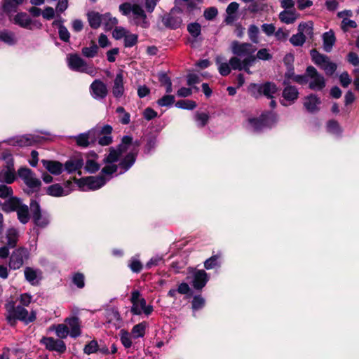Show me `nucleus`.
I'll return each instance as SVG.
<instances>
[{"instance_id":"nucleus-1","label":"nucleus","mask_w":359,"mask_h":359,"mask_svg":"<svg viewBox=\"0 0 359 359\" xmlns=\"http://www.w3.org/2000/svg\"><path fill=\"white\" fill-rule=\"evenodd\" d=\"M139 145L138 142H134L131 137L124 136L116 149H109V154L103 160L104 166L101 170V175L80 180L74 178L75 183L84 191L100 189L111 179L114 173L119 170V173L122 174L134 164Z\"/></svg>"},{"instance_id":"nucleus-2","label":"nucleus","mask_w":359,"mask_h":359,"mask_svg":"<svg viewBox=\"0 0 359 359\" xmlns=\"http://www.w3.org/2000/svg\"><path fill=\"white\" fill-rule=\"evenodd\" d=\"M118 8L122 15L128 18L130 22L142 28L149 27V22L146 12L138 1L123 3Z\"/></svg>"},{"instance_id":"nucleus-3","label":"nucleus","mask_w":359,"mask_h":359,"mask_svg":"<svg viewBox=\"0 0 359 359\" xmlns=\"http://www.w3.org/2000/svg\"><path fill=\"white\" fill-rule=\"evenodd\" d=\"M5 309L6 319L11 325H14L18 320L25 323H29L36 319L34 311H32L29 313L28 311L24 307L21 306H16L13 301L7 302Z\"/></svg>"},{"instance_id":"nucleus-4","label":"nucleus","mask_w":359,"mask_h":359,"mask_svg":"<svg viewBox=\"0 0 359 359\" xmlns=\"http://www.w3.org/2000/svg\"><path fill=\"white\" fill-rule=\"evenodd\" d=\"M293 81L301 85L309 83V88L313 90H320L325 86L324 77L312 66L306 68L305 74L294 76Z\"/></svg>"},{"instance_id":"nucleus-5","label":"nucleus","mask_w":359,"mask_h":359,"mask_svg":"<svg viewBox=\"0 0 359 359\" xmlns=\"http://www.w3.org/2000/svg\"><path fill=\"white\" fill-rule=\"evenodd\" d=\"M67 60L69 67L74 71L86 73L91 76H95L97 74L96 68L93 65H88L77 54H69Z\"/></svg>"},{"instance_id":"nucleus-6","label":"nucleus","mask_w":359,"mask_h":359,"mask_svg":"<svg viewBox=\"0 0 359 359\" xmlns=\"http://www.w3.org/2000/svg\"><path fill=\"white\" fill-rule=\"evenodd\" d=\"M130 302L132 303L130 312L133 315H140L144 313L145 315L149 316L153 312L152 306H147L146 300L141 297V294L138 290H133L131 292Z\"/></svg>"},{"instance_id":"nucleus-7","label":"nucleus","mask_w":359,"mask_h":359,"mask_svg":"<svg viewBox=\"0 0 359 359\" xmlns=\"http://www.w3.org/2000/svg\"><path fill=\"white\" fill-rule=\"evenodd\" d=\"M18 175L29 189L28 193H34L39 191L41 182L30 169L21 168L18 170Z\"/></svg>"},{"instance_id":"nucleus-8","label":"nucleus","mask_w":359,"mask_h":359,"mask_svg":"<svg viewBox=\"0 0 359 359\" xmlns=\"http://www.w3.org/2000/svg\"><path fill=\"white\" fill-rule=\"evenodd\" d=\"M231 50L234 55L239 57H256L254 53L257 48L250 43H242L238 41H233L231 43Z\"/></svg>"},{"instance_id":"nucleus-9","label":"nucleus","mask_w":359,"mask_h":359,"mask_svg":"<svg viewBox=\"0 0 359 359\" xmlns=\"http://www.w3.org/2000/svg\"><path fill=\"white\" fill-rule=\"evenodd\" d=\"M29 251L27 248L23 247L16 248L9 258V268L13 270L20 269L25 262L29 259Z\"/></svg>"},{"instance_id":"nucleus-10","label":"nucleus","mask_w":359,"mask_h":359,"mask_svg":"<svg viewBox=\"0 0 359 359\" xmlns=\"http://www.w3.org/2000/svg\"><path fill=\"white\" fill-rule=\"evenodd\" d=\"M13 22L22 28L31 30L41 27L40 22L33 20L27 13L23 12L18 13L14 16Z\"/></svg>"},{"instance_id":"nucleus-11","label":"nucleus","mask_w":359,"mask_h":359,"mask_svg":"<svg viewBox=\"0 0 359 359\" xmlns=\"http://www.w3.org/2000/svg\"><path fill=\"white\" fill-rule=\"evenodd\" d=\"M187 279L196 290H201L208 281V276L204 270L193 269L189 273Z\"/></svg>"},{"instance_id":"nucleus-12","label":"nucleus","mask_w":359,"mask_h":359,"mask_svg":"<svg viewBox=\"0 0 359 359\" xmlns=\"http://www.w3.org/2000/svg\"><path fill=\"white\" fill-rule=\"evenodd\" d=\"M40 342L45 346L46 349L50 351L63 353L67 349L65 343L62 340L56 339L53 337H43L41 338Z\"/></svg>"},{"instance_id":"nucleus-13","label":"nucleus","mask_w":359,"mask_h":359,"mask_svg":"<svg viewBox=\"0 0 359 359\" xmlns=\"http://www.w3.org/2000/svg\"><path fill=\"white\" fill-rule=\"evenodd\" d=\"M30 209L34 224L41 228L46 227L48 224L49 220L46 216L41 214L39 203L36 201H32L30 203Z\"/></svg>"},{"instance_id":"nucleus-14","label":"nucleus","mask_w":359,"mask_h":359,"mask_svg":"<svg viewBox=\"0 0 359 359\" xmlns=\"http://www.w3.org/2000/svg\"><path fill=\"white\" fill-rule=\"evenodd\" d=\"M97 133L96 130L92 129L86 133H81L74 137L77 146L81 147H88L90 144L96 142Z\"/></svg>"},{"instance_id":"nucleus-15","label":"nucleus","mask_w":359,"mask_h":359,"mask_svg":"<svg viewBox=\"0 0 359 359\" xmlns=\"http://www.w3.org/2000/svg\"><path fill=\"white\" fill-rule=\"evenodd\" d=\"M92 97L96 100H103L108 94L107 85L100 79H95L90 86Z\"/></svg>"},{"instance_id":"nucleus-16","label":"nucleus","mask_w":359,"mask_h":359,"mask_svg":"<svg viewBox=\"0 0 359 359\" xmlns=\"http://www.w3.org/2000/svg\"><path fill=\"white\" fill-rule=\"evenodd\" d=\"M72 182L68 180L62 187L59 184H55L47 188V194L55 197H60L68 195L72 191Z\"/></svg>"},{"instance_id":"nucleus-17","label":"nucleus","mask_w":359,"mask_h":359,"mask_svg":"<svg viewBox=\"0 0 359 359\" xmlns=\"http://www.w3.org/2000/svg\"><path fill=\"white\" fill-rule=\"evenodd\" d=\"M162 22L166 27L175 29L180 27L182 20L177 15L176 10H172L162 17Z\"/></svg>"},{"instance_id":"nucleus-18","label":"nucleus","mask_w":359,"mask_h":359,"mask_svg":"<svg viewBox=\"0 0 359 359\" xmlns=\"http://www.w3.org/2000/svg\"><path fill=\"white\" fill-rule=\"evenodd\" d=\"M123 79V72L121 70L115 76L111 89L112 94L116 99H119L124 94L125 88Z\"/></svg>"},{"instance_id":"nucleus-19","label":"nucleus","mask_w":359,"mask_h":359,"mask_svg":"<svg viewBox=\"0 0 359 359\" xmlns=\"http://www.w3.org/2000/svg\"><path fill=\"white\" fill-rule=\"evenodd\" d=\"M299 92L294 86H288L283 91V100L280 102L283 105L287 106L293 103L298 97Z\"/></svg>"},{"instance_id":"nucleus-20","label":"nucleus","mask_w":359,"mask_h":359,"mask_svg":"<svg viewBox=\"0 0 359 359\" xmlns=\"http://www.w3.org/2000/svg\"><path fill=\"white\" fill-rule=\"evenodd\" d=\"M25 278L32 285L39 284L41 279V271L32 267L27 266L24 270Z\"/></svg>"},{"instance_id":"nucleus-21","label":"nucleus","mask_w":359,"mask_h":359,"mask_svg":"<svg viewBox=\"0 0 359 359\" xmlns=\"http://www.w3.org/2000/svg\"><path fill=\"white\" fill-rule=\"evenodd\" d=\"M65 323L68 325V327L70 328L69 335L76 338L81 335V321L77 317H71L65 319Z\"/></svg>"},{"instance_id":"nucleus-22","label":"nucleus","mask_w":359,"mask_h":359,"mask_svg":"<svg viewBox=\"0 0 359 359\" xmlns=\"http://www.w3.org/2000/svg\"><path fill=\"white\" fill-rule=\"evenodd\" d=\"M16 178L15 169L12 165H8L0 171V182L12 184Z\"/></svg>"},{"instance_id":"nucleus-23","label":"nucleus","mask_w":359,"mask_h":359,"mask_svg":"<svg viewBox=\"0 0 359 359\" xmlns=\"http://www.w3.org/2000/svg\"><path fill=\"white\" fill-rule=\"evenodd\" d=\"M280 20L287 25L294 23L299 17L296 10H283L279 13Z\"/></svg>"},{"instance_id":"nucleus-24","label":"nucleus","mask_w":359,"mask_h":359,"mask_svg":"<svg viewBox=\"0 0 359 359\" xmlns=\"http://www.w3.org/2000/svg\"><path fill=\"white\" fill-rule=\"evenodd\" d=\"M41 163L43 167L53 175H58L63 170V165L58 161L42 160Z\"/></svg>"},{"instance_id":"nucleus-25","label":"nucleus","mask_w":359,"mask_h":359,"mask_svg":"<svg viewBox=\"0 0 359 359\" xmlns=\"http://www.w3.org/2000/svg\"><path fill=\"white\" fill-rule=\"evenodd\" d=\"M320 104V100L316 95H311L305 98L304 105L306 110L313 113L319 110L318 105Z\"/></svg>"},{"instance_id":"nucleus-26","label":"nucleus","mask_w":359,"mask_h":359,"mask_svg":"<svg viewBox=\"0 0 359 359\" xmlns=\"http://www.w3.org/2000/svg\"><path fill=\"white\" fill-rule=\"evenodd\" d=\"M19 231L14 227L8 228L6 231V245L9 248H15L19 240Z\"/></svg>"},{"instance_id":"nucleus-27","label":"nucleus","mask_w":359,"mask_h":359,"mask_svg":"<svg viewBox=\"0 0 359 359\" xmlns=\"http://www.w3.org/2000/svg\"><path fill=\"white\" fill-rule=\"evenodd\" d=\"M259 93L263 94L269 98H273V95L277 93L278 88L276 84L271 82H266L258 87Z\"/></svg>"},{"instance_id":"nucleus-28","label":"nucleus","mask_w":359,"mask_h":359,"mask_svg":"<svg viewBox=\"0 0 359 359\" xmlns=\"http://www.w3.org/2000/svg\"><path fill=\"white\" fill-rule=\"evenodd\" d=\"M83 165V159L80 157H75L66 161L65 168L68 172L71 173L81 169Z\"/></svg>"},{"instance_id":"nucleus-29","label":"nucleus","mask_w":359,"mask_h":359,"mask_svg":"<svg viewBox=\"0 0 359 359\" xmlns=\"http://www.w3.org/2000/svg\"><path fill=\"white\" fill-rule=\"evenodd\" d=\"M97 158L98 156L95 153H93L88 156L85 165V169L86 171L90 173H95L99 170L100 166L97 162Z\"/></svg>"},{"instance_id":"nucleus-30","label":"nucleus","mask_w":359,"mask_h":359,"mask_svg":"<svg viewBox=\"0 0 359 359\" xmlns=\"http://www.w3.org/2000/svg\"><path fill=\"white\" fill-rule=\"evenodd\" d=\"M87 17L89 25L93 29H97L102 25L103 14L95 11H90L88 13Z\"/></svg>"},{"instance_id":"nucleus-31","label":"nucleus","mask_w":359,"mask_h":359,"mask_svg":"<svg viewBox=\"0 0 359 359\" xmlns=\"http://www.w3.org/2000/svg\"><path fill=\"white\" fill-rule=\"evenodd\" d=\"M20 200L16 197H9L3 205V210L6 212L15 211L22 205Z\"/></svg>"},{"instance_id":"nucleus-32","label":"nucleus","mask_w":359,"mask_h":359,"mask_svg":"<svg viewBox=\"0 0 359 359\" xmlns=\"http://www.w3.org/2000/svg\"><path fill=\"white\" fill-rule=\"evenodd\" d=\"M18 219L22 224H27L29 219V208L27 205L22 204L17 210Z\"/></svg>"},{"instance_id":"nucleus-33","label":"nucleus","mask_w":359,"mask_h":359,"mask_svg":"<svg viewBox=\"0 0 359 359\" xmlns=\"http://www.w3.org/2000/svg\"><path fill=\"white\" fill-rule=\"evenodd\" d=\"M334 42L335 36L332 31H329L323 34V48L325 51H330Z\"/></svg>"},{"instance_id":"nucleus-34","label":"nucleus","mask_w":359,"mask_h":359,"mask_svg":"<svg viewBox=\"0 0 359 359\" xmlns=\"http://www.w3.org/2000/svg\"><path fill=\"white\" fill-rule=\"evenodd\" d=\"M50 330H55V334L60 339H65L69 334V327L65 324H58L50 327Z\"/></svg>"},{"instance_id":"nucleus-35","label":"nucleus","mask_w":359,"mask_h":359,"mask_svg":"<svg viewBox=\"0 0 359 359\" xmlns=\"http://www.w3.org/2000/svg\"><path fill=\"white\" fill-rule=\"evenodd\" d=\"M222 255L218 253L215 255H212L204 262V267L207 270L212 269L220 266V258Z\"/></svg>"},{"instance_id":"nucleus-36","label":"nucleus","mask_w":359,"mask_h":359,"mask_svg":"<svg viewBox=\"0 0 359 359\" xmlns=\"http://www.w3.org/2000/svg\"><path fill=\"white\" fill-rule=\"evenodd\" d=\"M118 23V20L112 17L111 15L109 13H107L103 14V20L102 21V25H104V29L106 30H111Z\"/></svg>"},{"instance_id":"nucleus-37","label":"nucleus","mask_w":359,"mask_h":359,"mask_svg":"<svg viewBox=\"0 0 359 359\" xmlns=\"http://www.w3.org/2000/svg\"><path fill=\"white\" fill-rule=\"evenodd\" d=\"M147 326V323L142 322L139 324L135 325L132 330H131V335L133 338H139V337H143L145 334V330Z\"/></svg>"},{"instance_id":"nucleus-38","label":"nucleus","mask_w":359,"mask_h":359,"mask_svg":"<svg viewBox=\"0 0 359 359\" xmlns=\"http://www.w3.org/2000/svg\"><path fill=\"white\" fill-rule=\"evenodd\" d=\"M97 50L98 46L93 42L90 46L83 47L81 52L83 56L90 58L94 57L97 55Z\"/></svg>"},{"instance_id":"nucleus-39","label":"nucleus","mask_w":359,"mask_h":359,"mask_svg":"<svg viewBox=\"0 0 359 359\" xmlns=\"http://www.w3.org/2000/svg\"><path fill=\"white\" fill-rule=\"evenodd\" d=\"M239 4L237 2H231L226 8V12L228 14V17L226 18L227 23H231L233 20L234 17L232 15L238 11Z\"/></svg>"},{"instance_id":"nucleus-40","label":"nucleus","mask_w":359,"mask_h":359,"mask_svg":"<svg viewBox=\"0 0 359 359\" xmlns=\"http://www.w3.org/2000/svg\"><path fill=\"white\" fill-rule=\"evenodd\" d=\"M116 112L119 114V121L123 125H127L130 121V115L126 112L123 107H118L116 109Z\"/></svg>"},{"instance_id":"nucleus-41","label":"nucleus","mask_w":359,"mask_h":359,"mask_svg":"<svg viewBox=\"0 0 359 359\" xmlns=\"http://www.w3.org/2000/svg\"><path fill=\"white\" fill-rule=\"evenodd\" d=\"M0 40L9 45H13L16 42L15 34L8 31H3L0 33Z\"/></svg>"},{"instance_id":"nucleus-42","label":"nucleus","mask_w":359,"mask_h":359,"mask_svg":"<svg viewBox=\"0 0 359 359\" xmlns=\"http://www.w3.org/2000/svg\"><path fill=\"white\" fill-rule=\"evenodd\" d=\"M298 31L304 36H311L313 34V22L309 21L300 23L298 27Z\"/></svg>"},{"instance_id":"nucleus-43","label":"nucleus","mask_w":359,"mask_h":359,"mask_svg":"<svg viewBox=\"0 0 359 359\" xmlns=\"http://www.w3.org/2000/svg\"><path fill=\"white\" fill-rule=\"evenodd\" d=\"M137 39H138L137 34H130V33L127 32L124 36L125 47L130 48V47L134 46L137 43Z\"/></svg>"},{"instance_id":"nucleus-44","label":"nucleus","mask_w":359,"mask_h":359,"mask_svg":"<svg viewBox=\"0 0 359 359\" xmlns=\"http://www.w3.org/2000/svg\"><path fill=\"white\" fill-rule=\"evenodd\" d=\"M265 5L257 1H252L248 7V11L251 13H261L264 10Z\"/></svg>"},{"instance_id":"nucleus-45","label":"nucleus","mask_w":359,"mask_h":359,"mask_svg":"<svg viewBox=\"0 0 359 359\" xmlns=\"http://www.w3.org/2000/svg\"><path fill=\"white\" fill-rule=\"evenodd\" d=\"M229 65L233 69L241 71L243 69L244 59L241 60L239 57L235 55L229 60Z\"/></svg>"},{"instance_id":"nucleus-46","label":"nucleus","mask_w":359,"mask_h":359,"mask_svg":"<svg viewBox=\"0 0 359 359\" xmlns=\"http://www.w3.org/2000/svg\"><path fill=\"white\" fill-rule=\"evenodd\" d=\"M306 41V36L298 31V33L292 36L290 43L295 46H302Z\"/></svg>"},{"instance_id":"nucleus-47","label":"nucleus","mask_w":359,"mask_h":359,"mask_svg":"<svg viewBox=\"0 0 359 359\" xmlns=\"http://www.w3.org/2000/svg\"><path fill=\"white\" fill-rule=\"evenodd\" d=\"M249 39L251 40L252 43H257L259 42L258 35H259V28L255 25H250L248 31Z\"/></svg>"},{"instance_id":"nucleus-48","label":"nucleus","mask_w":359,"mask_h":359,"mask_svg":"<svg viewBox=\"0 0 359 359\" xmlns=\"http://www.w3.org/2000/svg\"><path fill=\"white\" fill-rule=\"evenodd\" d=\"M175 106L181 109H193L196 107V103L192 100H182L177 102Z\"/></svg>"},{"instance_id":"nucleus-49","label":"nucleus","mask_w":359,"mask_h":359,"mask_svg":"<svg viewBox=\"0 0 359 359\" xmlns=\"http://www.w3.org/2000/svg\"><path fill=\"white\" fill-rule=\"evenodd\" d=\"M121 341L123 346L129 348L132 346L131 334L125 330L121 331Z\"/></svg>"},{"instance_id":"nucleus-50","label":"nucleus","mask_w":359,"mask_h":359,"mask_svg":"<svg viewBox=\"0 0 359 359\" xmlns=\"http://www.w3.org/2000/svg\"><path fill=\"white\" fill-rule=\"evenodd\" d=\"M72 282L78 288H83L85 286V277L81 273H76L72 276Z\"/></svg>"},{"instance_id":"nucleus-51","label":"nucleus","mask_w":359,"mask_h":359,"mask_svg":"<svg viewBox=\"0 0 359 359\" xmlns=\"http://www.w3.org/2000/svg\"><path fill=\"white\" fill-rule=\"evenodd\" d=\"M187 30L192 36L197 37L201 34V27L199 23L194 22L188 25Z\"/></svg>"},{"instance_id":"nucleus-52","label":"nucleus","mask_w":359,"mask_h":359,"mask_svg":"<svg viewBox=\"0 0 359 359\" xmlns=\"http://www.w3.org/2000/svg\"><path fill=\"white\" fill-rule=\"evenodd\" d=\"M175 102V97L170 95H164L163 97L157 101V103L161 107H170Z\"/></svg>"},{"instance_id":"nucleus-53","label":"nucleus","mask_w":359,"mask_h":359,"mask_svg":"<svg viewBox=\"0 0 359 359\" xmlns=\"http://www.w3.org/2000/svg\"><path fill=\"white\" fill-rule=\"evenodd\" d=\"M98 349V344L95 340L90 341L86 344L83 348V351L86 354L90 355L96 353Z\"/></svg>"},{"instance_id":"nucleus-54","label":"nucleus","mask_w":359,"mask_h":359,"mask_svg":"<svg viewBox=\"0 0 359 359\" xmlns=\"http://www.w3.org/2000/svg\"><path fill=\"white\" fill-rule=\"evenodd\" d=\"M356 27L357 23L348 18H344L341 23V28L344 32L348 31L350 28H355Z\"/></svg>"},{"instance_id":"nucleus-55","label":"nucleus","mask_w":359,"mask_h":359,"mask_svg":"<svg viewBox=\"0 0 359 359\" xmlns=\"http://www.w3.org/2000/svg\"><path fill=\"white\" fill-rule=\"evenodd\" d=\"M21 147L29 146L35 142L34 137L31 135H23L18 141Z\"/></svg>"},{"instance_id":"nucleus-56","label":"nucleus","mask_w":359,"mask_h":359,"mask_svg":"<svg viewBox=\"0 0 359 359\" xmlns=\"http://www.w3.org/2000/svg\"><path fill=\"white\" fill-rule=\"evenodd\" d=\"M323 69L326 74L332 75L335 72L337 69L336 64L330 62L329 59L320 67Z\"/></svg>"},{"instance_id":"nucleus-57","label":"nucleus","mask_w":359,"mask_h":359,"mask_svg":"<svg viewBox=\"0 0 359 359\" xmlns=\"http://www.w3.org/2000/svg\"><path fill=\"white\" fill-rule=\"evenodd\" d=\"M13 191L11 187L6 184H0V198H6L13 196Z\"/></svg>"},{"instance_id":"nucleus-58","label":"nucleus","mask_w":359,"mask_h":359,"mask_svg":"<svg viewBox=\"0 0 359 359\" xmlns=\"http://www.w3.org/2000/svg\"><path fill=\"white\" fill-rule=\"evenodd\" d=\"M256 59L258 58L262 60H269L272 58V55L266 48H262L259 50L256 55Z\"/></svg>"},{"instance_id":"nucleus-59","label":"nucleus","mask_w":359,"mask_h":359,"mask_svg":"<svg viewBox=\"0 0 359 359\" xmlns=\"http://www.w3.org/2000/svg\"><path fill=\"white\" fill-rule=\"evenodd\" d=\"M59 37L60 39L65 41L68 42L70 38V34L67 29L62 25H59Z\"/></svg>"},{"instance_id":"nucleus-60","label":"nucleus","mask_w":359,"mask_h":359,"mask_svg":"<svg viewBox=\"0 0 359 359\" xmlns=\"http://www.w3.org/2000/svg\"><path fill=\"white\" fill-rule=\"evenodd\" d=\"M205 305V299L201 296H195L192 301V308L194 310H198Z\"/></svg>"},{"instance_id":"nucleus-61","label":"nucleus","mask_w":359,"mask_h":359,"mask_svg":"<svg viewBox=\"0 0 359 359\" xmlns=\"http://www.w3.org/2000/svg\"><path fill=\"white\" fill-rule=\"evenodd\" d=\"M313 61L314 63L320 67L328 60V58L323 55H320L316 52H313L312 54Z\"/></svg>"},{"instance_id":"nucleus-62","label":"nucleus","mask_w":359,"mask_h":359,"mask_svg":"<svg viewBox=\"0 0 359 359\" xmlns=\"http://www.w3.org/2000/svg\"><path fill=\"white\" fill-rule=\"evenodd\" d=\"M217 9L215 7H210L205 10L204 17L208 20H213L217 15Z\"/></svg>"},{"instance_id":"nucleus-63","label":"nucleus","mask_w":359,"mask_h":359,"mask_svg":"<svg viewBox=\"0 0 359 359\" xmlns=\"http://www.w3.org/2000/svg\"><path fill=\"white\" fill-rule=\"evenodd\" d=\"M128 32L122 27H116L113 32V37L116 39H121V38H124L125 35Z\"/></svg>"},{"instance_id":"nucleus-64","label":"nucleus","mask_w":359,"mask_h":359,"mask_svg":"<svg viewBox=\"0 0 359 359\" xmlns=\"http://www.w3.org/2000/svg\"><path fill=\"white\" fill-rule=\"evenodd\" d=\"M231 65L229 63L222 62L219 65V72L222 76H227L231 72Z\"/></svg>"}]
</instances>
